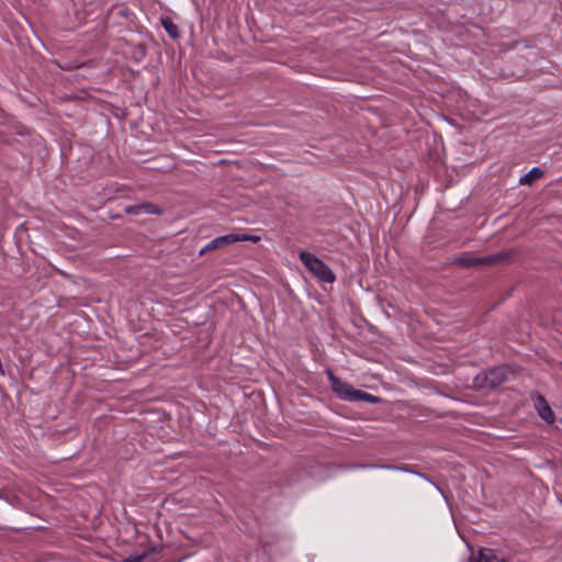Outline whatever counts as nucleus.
<instances>
[{
	"label": "nucleus",
	"mask_w": 562,
	"mask_h": 562,
	"mask_svg": "<svg viewBox=\"0 0 562 562\" xmlns=\"http://www.w3.org/2000/svg\"><path fill=\"white\" fill-rule=\"evenodd\" d=\"M125 212L127 214H140V213L160 214L161 213L160 209L151 203H142V204H136V205H131L125 209Z\"/></svg>",
	"instance_id": "0eeeda50"
},
{
	"label": "nucleus",
	"mask_w": 562,
	"mask_h": 562,
	"mask_svg": "<svg viewBox=\"0 0 562 562\" xmlns=\"http://www.w3.org/2000/svg\"><path fill=\"white\" fill-rule=\"evenodd\" d=\"M506 257L505 254H497L493 256L487 257H480V258H458L456 262H459L460 265L464 267H473V266H481V265H492L495 263Z\"/></svg>",
	"instance_id": "39448f33"
},
{
	"label": "nucleus",
	"mask_w": 562,
	"mask_h": 562,
	"mask_svg": "<svg viewBox=\"0 0 562 562\" xmlns=\"http://www.w3.org/2000/svg\"><path fill=\"white\" fill-rule=\"evenodd\" d=\"M543 176V171L539 167H533L528 173L524 175L519 183L530 186L537 179H540Z\"/></svg>",
	"instance_id": "1a4fd4ad"
},
{
	"label": "nucleus",
	"mask_w": 562,
	"mask_h": 562,
	"mask_svg": "<svg viewBox=\"0 0 562 562\" xmlns=\"http://www.w3.org/2000/svg\"><path fill=\"white\" fill-rule=\"evenodd\" d=\"M475 562H505L502 558H498L492 549L482 548L477 552Z\"/></svg>",
	"instance_id": "6e6552de"
},
{
	"label": "nucleus",
	"mask_w": 562,
	"mask_h": 562,
	"mask_svg": "<svg viewBox=\"0 0 562 562\" xmlns=\"http://www.w3.org/2000/svg\"><path fill=\"white\" fill-rule=\"evenodd\" d=\"M380 468H382V469H390V470L406 471L404 468H398V467L381 465Z\"/></svg>",
	"instance_id": "9b49d317"
},
{
	"label": "nucleus",
	"mask_w": 562,
	"mask_h": 562,
	"mask_svg": "<svg viewBox=\"0 0 562 562\" xmlns=\"http://www.w3.org/2000/svg\"><path fill=\"white\" fill-rule=\"evenodd\" d=\"M161 25L171 38L179 37V29L170 18H161Z\"/></svg>",
	"instance_id": "9d476101"
},
{
	"label": "nucleus",
	"mask_w": 562,
	"mask_h": 562,
	"mask_svg": "<svg viewBox=\"0 0 562 562\" xmlns=\"http://www.w3.org/2000/svg\"><path fill=\"white\" fill-rule=\"evenodd\" d=\"M535 406L538 411L539 416L546 420L547 423H553L554 422V414L549 406L548 402L542 395H538L535 402Z\"/></svg>",
	"instance_id": "423d86ee"
},
{
	"label": "nucleus",
	"mask_w": 562,
	"mask_h": 562,
	"mask_svg": "<svg viewBox=\"0 0 562 562\" xmlns=\"http://www.w3.org/2000/svg\"><path fill=\"white\" fill-rule=\"evenodd\" d=\"M506 370L501 367L492 368L475 378V384L481 387L494 389L506 380Z\"/></svg>",
	"instance_id": "20e7f679"
},
{
	"label": "nucleus",
	"mask_w": 562,
	"mask_h": 562,
	"mask_svg": "<svg viewBox=\"0 0 562 562\" xmlns=\"http://www.w3.org/2000/svg\"><path fill=\"white\" fill-rule=\"evenodd\" d=\"M327 376L333 392L341 400L355 402L362 401L372 404L380 402L378 396L353 389L351 384L341 381L331 371H327Z\"/></svg>",
	"instance_id": "f257e3e1"
},
{
	"label": "nucleus",
	"mask_w": 562,
	"mask_h": 562,
	"mask_svg": "<svg viewBox=\"0 0 562 562\" xmlns=\"http://www.w3.org/2000/svg\"><path fill=\"white\" fill-rule=\"evenodd\" d=\"M302 263L323 282L333 283L336 279L331 269L315 255L306 251L300 254Z\"/></svg>",
	"instance_id": "f03ea898"
},
{
	"label": "nucleus",
	"mask_w": 562,
	"mask_h": 562,
	"mask_svg": "<svg viewBox=\"0 0 562 562\" xmlns=\"http://www.w3.org/2000/svg\"><path fill=\"white\" fill-rule=\"evenodd\" d=\"M258 241L259 237L247 235V234H227L224 236L216 237L212 239L210 243H207L201 250L200 255H204L207 251L215 250L218 248H223L225 246H228L231 244L237 243V241Z\"/></svg>",
	"instance_id": "7ed1b4c3"
}]
</instances>
